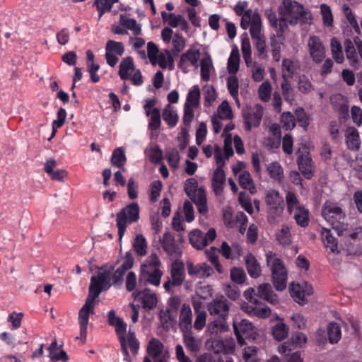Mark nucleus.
Segmentation results:
<instances>
[{"label": "nucleus", "mask_w": 362, "mask_h": 362, "mask_svg": "<svg viewBox=\"0 0 362 362\" xmlns=\"http://www.w3.org/2000/svg\"><path fill=\"white\" fill-rule=\"evenodd\" d=\"M322 216L332 226L339 236L344 235L349 224L345 222L346 212L336 203L326 202L322 208Z\"/></svg>", "instance_id": "1"}, {"label": "nucleus", "mask_w": 362, "mask_h": 362, "mask_svg": "<svg viewBox=\"0 0 362 362\" xmlns=\"http://www.w3.org/2000/svg\"><path fill=\"white\" fill-rule=\"evenodd\" d=\"M267 264H271L273 285L276 290L281 291L286 288L287 270L283 261L276 257V253L269 252L266 254Z\"/></svg>", "instance_id": "2"}, {"label": "nucleus", "mask_w": 362, "mask_h": 362, "mask_svg": "<svg viewBox=\"0 0 362 362\" xmlns=\"http://www.w3.org/2000/svg\"><path fill=\"white\" fill-rule=\"evenodd\" d=\"M140 208L137 202H132L122 208L117 214V227L118 228L119 240L121 241L127 224L137 222L139 219Z\"/></svg>", "instance_id": "3"}, {"label": "nucleus", "mask_w": 362, "mask_h": 362, "mask_svg": "<svg viewBox=\"0 0 362 362\" xmlns=\"http://www.w3.org/2000/svg\"><path fill=\"white\" fill-rule=\"evenodd\" d=\"M233 327L238 344L241 346L246 344L245 339L255 341L257 337V328L248 320L234 321Z\"/></svg>", "instance_id": "4"}, {"label": "nucleus", "mask_w": 362, "mask_h": 362, "mask_svg": "<svg viewBox=\"0 0 362 362\" xmlns=\"http://www.w3.org/2000/svg\"><path fill=\"white\" fill-rule=\"evenodd\" d=\"M232 303L223 295L216 296L207 305L210 315L218 320H227Z\"/></svg>", "instance_id": "5"}, {"label": "nucleus", "mask_w": 362, "mask_h": 362, "mask_svg": "<svg viewBox=\"0 0 362 362\" xmlns=\"http://www.w3.org/2000/svg\"><path fill=\"white\" fill-rule=\"evenodd\" d=\"M265 202L269 206L268 211L269 216L273 218L281 216L284 208V202L278 191L274 189L268 191Z\"/></svg>", "instance_id": "6"}, {"label": "nucleus", "mask_w": 362, "mask_h": 362, "mask_svg": "<svg viewBox=\"0 0 362 362\" xmlns=\"http://www.w3.org/2000/svg\"><path fill=\"white\" fill-rule=\"evenodd\" d=\"M124 52V44L121 42H116L110 40L107 42L105 45V59L107 64L114 67L118 62V56H122Z\"/></svg>", "instance_id": "7"}, {"label": "nucleus", "mask_w": 362, "mask_h": 362, "mask_svg": "<svg viewBox=\"0 0 362 362\" xmlns=\"http://www.w3.org/2000/svg\"><path fill=\"white\" fill-rule=\"evenodd\" d=\"M306 335L301 332H294L291 337L278 347L279 353H285L288 351H293L298 348H302L307 343Z\"/></svg>", "instance_id": "8"}, {"label": "nucleus", "mask_w": 362, "mask_h": 362, "mask_svg": "<svg viewBox=\"0 0 362 362\" xmlns=\"http://www.w3.org/2000/svg\"><path fill=\"white\" fill-rule=\"evenodd\" d=\"M308 48L310 57L317 63H321L325 58V47L319 37L313 35L308 40Z\"/></svg>", "instance_id": "9"}, {"label": "nucleus", "mask_w": 362, "mask_h": 362, "mask_svg": "<svg viewBox=\"0 0 362 362\" xmlns=\"http://www.w3.org/2000/svg\"><path fill=\"white\" fill-rule=\"evenodd\" d=\"M346 238L348 239L346 240L349 242L347 250L350 253L354 255L362 254V227H357L354 231L349 234L344 233Z\"/></svg>", "instance_id": "10"}, {"label": "nucleus", "mask_w": 362, "mask_h": 362, "mask_svg": "<svg viewBox=\"0 0 362 362\" xmlns=\"http://www.w3.org/2000/svg\"><path fill=\"white\" fill-rule=\"evenodd\" d=\"M200 58V51L194 47H190L187 51L181 54L180 61L177 63V67L185 74L189 70L187 69V62H189L192 66L197 67L198 61Z\"/></svg>", "instance_id": "11"}, {"label": "nucleus", "mask_w": 362, "mask_h": 362, "mask_svg": "<svg viewBox=\"0 0 362 362\" xmlns=\"http://www.w3.org/2000/svg\"><path fill=\"white\" fill-rule=\"evenodd\" d=\"M134 299L140 301L146 310H153L157 305V296L151 293L150 288H146L143 291H136L133 293Z\"/></svg>", "instance_id": "12"}, {"label": "nucleus", "mask_w": 362, "mask_h": 362, "mask_svg": "<svg viewBox=\"0 0 362 362\" xmlns=\"http://www.w3.org/2000/svg\"><path fill=\"white\" fill-rule=\"evenodd\" d=\"M95 306L84 303L78 313V323L80 325V335L82 339L86 340L87 336V325L90 314H94Z\"/></svg>", "instance_id": "13"}, {"label": "nucleus", "mask_w": 362, "mask_h": 362, "mask_svg": "<svg viewBox=\"0 0 362 362\" xmlns=\"http://www.w3.org/2000/svg\"><path fill=\"white\" fill-rule=\"evenodd\" d=\"M331 103L340 119L346 120L349 117V104L345 96L341 94L334 95L331 98Z\"/></svg>", "instance_id": "14"}, {"label": "nucleus", "mask_w": 362, "mask_h": 362, "mask_svg": "<svg viewBox=\"0 0 362 362\" xmlns=\"http://www.w3.org/2000/svg\"><path fill=\"white\" fill-rule=\"evenodd\" d=\"M298 169L303 177L307 180H310L313 177V172L311 169L313 160L309 152L305 154L301 153L297 156L296 159Z\"/></svg>", "instance_id": "15"}, {"label": "nucleus", "mask_w": 362, "mask_h": 362, "mask_svg": "<svg viewBox=\"0 0 362 362\" xmlns=\"http://www.w3.org/2000/svg\"><path fill=\"white\" fill-rule=\"evenodd\" d=\"M148 267L147 264L143 263L140 268L139 281L142 279H145L146 276L148 278L146 281L153 286H159L160 284V279L163 275V272L158 268H156L152 272L146 271Z\"/></svg>", "instance_id": "16"}, {"label": "nucleus", "mask_w": 362, "mask_h": 362, "mask_svg": "<svg viewBox=\"0 0 362 362\" xmlns=\"http://www.w3.org/2000/svg\"><path fill=\"white\" fill-rule=\"evenodd\" d=\"M160 242L168 255H181L182 252L176 244L174 236L170 232H165L160 239Z\"/></svg>", "instance_id": "17"}, {"label": "nucleus", "mask_w": 362, "mask_h": 362, "mask_svg": "<svg viewBox=\"0 0 362 362\" xmlns=\"http://www.w3.org/2000/svg\"><path fill=\"white\" fill-rule=\"evenodd\" d=\"M61 347V345L58 347L56 339L47 347V349L49 351V357L51 361L57 362L61 361L62 362H68L69 356L66 352L62 349Z\"/></svg>", "instance_id": "18"}, {"label": "nucleus", "mask_w": 362, "mask_h": 362, "mask_svg": "<svg viewBox=\"0 0 362 362\" xmlns=\"http://www.w3.org/2000/svg\"><path fill=\"white\" fill-rule=\"evenodd\" d=\"M346 143L349 149L356 151L360 148L361 140L358 131L354 127H349L345 132Z\"/></svg>", "instance_id": "19"}, {"label": "nucleus", "mask_w": 362, "mask_h": 362, "mask_svg": "<svg viewBox=\"0 0 362 362\" xmlns=\"http://www.w3.org/2000/svg\"><path fill=\"white\" fill-rule=\"evenodd\" d=\"M257 296L272 305L279 303L278 296L274 293L271 285L268 283L262 284L258 286Z\"/></svg>", "instance_id": "20"}, {"label": "nucleus", "mask_w": 362, "mask_h": 362, "mask_svg": "<svg viewBox=\"0 0 362 362\" xmlns=\"http://www.w3.org/2000/svg\"><path fill=\"white\" fill-rule=\"evenodd\" d=\"M192 314L190 307L183 304L180 315V329L182 332L192 331Z\"/></svg>", "instance_id": "21"}, {"label": "nucleus", "mask_w": 362, "mask_h": 362, "mask_svg": "<svg viewBox=\"0 0 362 362\" xmlns=\"http://www.w3.org/2000/svg\"><path fill=\"white\" fill-rule=\"evenodd\" d=\"M245 262L249 275L254 279L261 275V266L256 257L252 253H247L245 257Z\"/></svg>", "instance_id": "22"}, {"label": "nucleus", "mask_w": 362, "mask_h": 362, "mask_svg": "<svg viewBox=\"0 0 362 362\" xmlns=\"http://www.w3.org/2000/svg\"><path fill=\"white\" fill-rule=\"evenodd\" d=\"M56 166V160L53 158H49L45 163V171L50 176L52 180L63 181L64 179L67 176V172L63 169L54 170V168Z\"/></svg>", "instance_id": "23"}, {"label": "nucleus", "mask_w": 362, "mask_h": 362, "mask_svg": "<svg viewBox=\"0 0 362 362\" xmlns=\"http://www.w3.org/2000/svg\"><path fill=\"white\" fill-rule=\"evenodd\" d=\"M172 284L174 286L182 285L185 279L184 264L182 262L175 260L171 268Z\"/></svg>", "instance_id": "24"}, {"label": "nucleus", "mask_w": 362, "mask_h": 362, "mask_svg": "<svg viewBox=\"0 0 362 362\" xmlns=\"http://www.w3.org/2000/svg\"><path fill=\"white\" fill-rule=\"evenodd\" d=\"M344 49L346 54V58L350 62V65L354 69H359L360 62L358 60V54L352 41L347 38L344 42Z\"/></svg>", "instance_id": "25"}, {"label": "nucleus", "mask_w": 362, "mask_h": 362, "mask_svg": "<svg viewBox=\"0 0 362 362\" xmlns=\"http://www.w3.org/2000/svg\"><path fill=\"white\" fill-rule=\"evenodd\" d=\"M321 238L326 247L329 248L332 252L339 253L337 239L333 236L329 229L322 228Z\"/></svg>", "instance_id": "26"}, {"label": "nucleus", "mask_w": 362, "mask_h": 362, "mask_svg": "<svg viewBox=\"0 0 362 362\" xmlns=\"http://www.w3.org/2000/svg\"><path fill=\"white\" fill-rule=\"evenodd\" d=\"M189 241L192 246L197 250H202L206 246V240L204 233L199 229H194L189 233Z\"/></svg>", "instance_id": "27"}, {"label": "nucleus", "mask_w": 362, "mask_h": 362, "mask_svg": "<svg viewBox=\"0 0 362 362\" xmlns=\"http://www.w3.org/2000/svg\"><path fill=\"white\" fill-rule=\"evenodd\" d=\"M240 56L238 48L235 46L230 52L228 59L227 69L230 74L235 75L239 70Z\"/></svg>", "instance_id": "28"}, {"label": "nucleus", "mask_w": 362, "mask_h": 362, "mask_svg": "<svg viewBox=\"0 0 362 362\" xmlns=\"http://www.w3.org/2000/svg\"><path fill=\"white\" fill-rule=\"evenodd\" d=\"M238 182L240 186L243 189L248 190L250 194H254L257 192L256 187L254 184L251 175L248 171L244 170L240 174L238 177Z\"/></svg>", "instance_id": "29"}, {"label": "nucleus", "mask_w": 362, "mask_h": 362, "mask_svg": "<svg viewBox=\"0 0 362 362\" xmlns=\"http://www.w3.org/2000/svg\"><path fill=\"white\" fill-rule=\"evenodd\" d=\"M134 70V64L132 57H127L122 59L119 64V76L122 80H127L129 78L130 72Z\"/></svg>", "instance_id": "30"}, {"label": "nucleus", "mask_w": 362, "mask_h": 362, "mask_svg": "<svg viewBox=\"0 0 362 362\" xmlns=\"http://www.w3.org/2000/svg\"><path fill=\"white\" fill-rule=\"evenodd\" d=\"M126 161L127 157L124 148L122 147H118L115 148L112 152V155L110 159L112 165L117 167L122 171H124V165Z\"/></svg>", "instance_id": "31"}, {"label": "nucleus", "mask_w": 362, "mask_h": 362, "mask_svg": "<svg viewBox=\"0 0 362 362\" xmlns=\"http://www.w3.org/2000/svg\"><path fill=\"white\" fill-rule=\"evenodd\" d=\"M192 201L197 205L199 214H205L208 211L207 199L205 189L203 187L198 189L197 197L192 199Z\"/></svg>", "instance_id": "32"}, {"label": "nucleus", "mask_w": 362, "mask_h": 362, "mask_svg": "<svg viewBox=\"0 0 362 362\" xmlns=\"http://www.w3.org/2000/svg\"><path fill=\"white\" fill-rule=\"evenodd\" d=\"M327 334L330 344H337L341 337V327L338 323L331 322L327 325Z\"/></svg>", "instance_id": "33"}, {"label": "nucleus", "mask_w": 362, "mask_h": 362, "mask_svg": "<svg viewBox=\"0 0 362 362\" xmlns=\"http://www.w3.org/2000/svg\"><path fill=\"white\" fill-rule=\"evenodd\" d=\"M289 292L293 300L299 304H305L307 300L305 296V291L299 284L292 282L289 286Z\"/></svg>", "instance_id": "34"}, {"label": "nucleus", "mask_w": 362, "mask_h": 362, "mask_svg": "<svg viewBox=\"0 0 362 362\" xmlns=\"http://www.w3.org/2000/svg\"><path fill=\"white\" fill-rule=\"evenodd\" d=\"M95 278L90 279V283L88 288V295L86 300V303L95 306V299L100 296L101 288H99L98 284L95 282Z\"/></svg>", "instance_id": "35"}, {"label": "nucleus", "mask_w": 362, "mask_h": 362, "mask_svg": "<svg viewBox=\"0 0 362 362\" xmlns=\"http://www.w3.org/2000/svg\"><path fill=\"white\" fill-rule=\"evenodd\" d=\"M296 223L300 227L305 228L310 222L309 211L303 206H298L294 214Z\"/></svg>", "instance_id": "36"}, {"label": "nucleus", "mask_w": 362, "mask_h": 362, "mask_svg": "<svg viewBox=\"0 0 362 362\" xmlns=\"http://www.w3.org/2000/svg\"><path fill=\"white\" fill-rule=\"evenodd\" d=\"M332 54L337 64H341L344 60V54L341 42L337 37H332L330 42Z\"/></svg>", "instance_id": "37"}, {"label": "nucleus", "mask_w": 362, "mask_h": 362, "mask_svg": "<svg viewBox=\"0 0 362 362\" xmlns=\"http://www.w3.org/2000/svg\"><path fill=\"white\" fill-rule=\"evenodd\" d=\"M289 328L284 322H279L272 327V335L274 339L281 341L285 339L288 334Z\"/></svg>", "instance_id": "38"}, {"label": "nucleus", "mask_w": 362, "mask_h": 362, "mask_svg": "<svg viewBox=\"0 0 362 362\" xmlns=\"http://www.w3.org/2000/svg\"><path fill=\"white\" fill-rule=\"evenodd\" d=\"M163 118L169 127L173 128L176 126L179 117L177 114L173 111L171 105L168 104L163 109Z\"/></svg>", "instance_id": "39"}, {"label": "nucleus", "mask_w": 362, "mask_h": 362, "mask_svg": "<svg viewBox=\"0 0 362 362\" xmlns=\"http://www.w3.org/2000/svg\"><path fill=\"white\" fill-rule=\"evenodd\" d=\"M198 182L195 178H188L185 182L184 190L185 194L192 199L197 197L198 194Z\"/></svg>", "instance_id": "40"}, {"label": "nucleus", "mask_w": 362, "mask_h": 362, "mask_svg": "<svg viewBox=\"0 0 362 362\" xmlns=\"http://www.w3.org/2000/svg\"><path fill=\"white\" fill-rule=\"evenodd\" d=\"M163 344L159 339L152 338L147 346V352L153 357H158L163 353Z\"/></svg>", "instance_id": "41"}, {"label": "nucleus", "mask_w": 362, "mask_h": 362, "mask_svg": "<svg viewBox=\"0 0 362 362\" xmlns=\"http://www.w3.org/2000/svg\"><path fill=\"white\" fill-rule=\"evenodd\" d=\"M200 104V89L197 85L192 87V89L189 91L187 95V99L185 105H191L194 107H199Z\"/></svg>", "instance_id": "42"}, {"label": "nucleus", "mask_w": 362, "mask_h": 362, "mask_svg": "<svg viewBox=\"0 0 362 362\" xmlns=\"http://www.w3.org/2000/svg\"><path fill=\"white\" fill-rule=\"evenodd\" d=\"M133 248L138 256L143 257L146 255L147 243L143 235H137L133 243Z\"/></svg>", "instance_id": "43"}, {"label": "nucleus", "mask_w": 362, "mask_h": 362, "mask_svg": "<svg viewBox=\"0 0 362 362\" xmlns=\"http://www.w3.org/2000/svg\"><path fill=\"white\" fill-rule=\"evenodd\" d=\"M171 52L174 57H178L186 45V40L180 33H175L172 40Z\"/></svg>", "instance_id": "44"}, {"label": "nucleus", "mask_w": 362, "mask_h": 362, "mask_svg": "<svg viewBox=\"0 0 362 362\" xmlns=\"http://www.w3.org/2000/svg\"><path fill=\"white\" fill-rule=\"evenodd\" d=\"M119 262V259H117L115 264L109 265L108 264H104L99 269L104 270L103 272H100L97 276H93L91 278H95L96 281H104L105 279H111V274L115 269V265Z\"/></svg>", "instance_id": "45"}, {"label": "nucleus", "mask_w": 362, "mask_h": 362, "mask_svg": "<svg viewBox=\"0 0 362 362\" xmlns=\"http://www.w3.org/2000/svg\"><path fill=\"white\" fill-rule=\"evenodd\" d=\"M284 45V42L282 40H279L276 39V36H271L270 37V46L272 48V55L273 59L276 62H279L281 59V46Z\"/></svg>", "instance_id": "46"}, {"label": "nucleus", "mask_w": 362, "mask_h": 362, "mask_svg": "<svg viewBox=\"0 0 362 362\" xmlns=\"http://www.w3.org/2000/svg\"><path fill=\"white\" fill-rule=\"evenodd\" d=\"M148 129L156 131L160 129L161 124L160 112L158 107H154L150 115Z\"/></svg>", "instance_id": "47"}, {"label": "nucleus", "mask_w": 362, "mask_h": 362, "mask_svg": "<svg viewBox=\"0 0 362 362\" xmlns=\"http://www.w3.org/2000/svg\"><path fill=\"white\" fill-rule=\"evenodd\" d=\"M220 119H231L233 117L232 109L227 100L223 101L217 109Z\"/></svg>", "instance_id": "48"}, {"label": "nucleus", "mask_w": 362, "mask_h": 362, "mask_svg": "<svg viewBox=\"0 0 362 362\" xmlns=\"http://www.w3.org/2000/svg\"><path fill=\"white\" fill-rule=\"evenodd\" d=\"M227 88L231 96L239 103L238 100V79L236 76H230L227 79Z\"/></svg>", "instance_id": "49"}, {"label": "nucleus", "mask_w": 362, "mask_h": 362, "mask_svg": "<svg viewBox=\"0 0 362 362\" xmlns=\"http://www.w3.org/2000/svg\"><path fill=\"white\" fill-rule=\"evenodd\" d=\"M182 334L183 341L186 348L191 352H197L199 350V346L192 335V332H182Z\"/></svg>", "instance_id": "50"}, {"label": "nucleus", "mask_w": 362, "mask_h": 362, "mask_svg": "<svg viewBox=\"0 0 362 362\" xmlns=\"http://www.w3.org/2000/svg\"><path fill=\"white\" fill-rule=\"evenodd\" d=\"M284 81L281 83L282 94L285 100L291 103L295 100L293 90L285 75L283 76Z\"/></svg>", "instance_id": "51"}, {"label": "nucleus", "mask_w": 362, "mask_h": 362, "mask_svg": "<svg viewBox=\"0 0 362 362\" xmlns=\"http://www.w3.org/2000/svg\"><path fill=\"white\" fill-rule=\"evenodd\" d=\"M201 78L204 81H208L210 79V68L212 66V60L210 56L201 60Z\"/></svg>", "instance_id": "52"}, {"label": "nucleus", "mask_w": 362, "mask_h": 362, "mask_svg": "<svg viewBox=\"0 0 362 362\" xmlns=\"http://www.w3.org/2000/svg\"><path fill=\"white\" fill-rule=\"evenodd\" d=\"M217 97L216 92L213 86H206L204 88V105L209 107L212 105Z\"/></svg>", "instance_id": "53"}, {"label": "nucleus", "mask_w": 362, "mask_h": 362, "mask_svg": "<svg viewBox=\"0 0 362 362\" xmlns=\"http://www.w3.org/2000/svg\"><path fill=\"white\" fill-rule=\"evenodd\" d=\"M276 240L280 245H289L291 241L290 229L287 226H283L281 230L276 234Z\"/></svg>", "instance_id": "54"}, {"label": "nucleus", "mask_w": 362, "mask_h": 362, "mask_svg": "<svg viewBox=\"0 0 362 362\" xmlns=\"http://www.w3.org/2000/svg\"><path fill=\"white\" fill-rule=\"evenodd\" d=\"M230 279L233 282L242 284L246 279L245 272L243 269L234 267L230 269Z\"/></svg>", "instance_id": "55"}, {"label": "nucleus", "mask_w": 362, "mask_h": 362, "mask_svg": "<svg viewBox=\"0 0 362 362\" xmlns=\"http://www.w3.org/2000/svg\"><path fill=\"white\" fill-rule=\"evenodd\" d=\"M272 86L269 81H264L259 86L258 94L262 101L268 102L270 100Z\"/></svg>", "instance_id": "56"}, {"label": "nucleus", "mask_w": 362, "mask_h": 362, "mask_svg": "<svg viewBox=\"0 0 362 362\" xmlns=\"http://www.w3.org/2000/svg\"><path fill=\"white\" fill-rule=\"evenodd\" d=\"M93 6H95L98 11L99 18H100L105 13L110 11L112 8L110 0H95Z\"/></svg>", "instance_id": "57"}, {"label": "nucleus", "mask_w": 362, "mask_h": 362, "mask_svg": "<svg viewBox=\"0 0 362 362\" xmlns=\"http://www.w3.org/2000/svg\"><path fill=\"white\" fill-rule=\"evenodd\" d=\"M151 194H150V201L152 203H155L157 202L158 197L160 196V193L162 190L163 183L160 180H155L153 181L151 185Z\"/></svg>", "instance_id": "58"}, {"label": "nucleus", "mask_w": 362, "mask_h": 362, "mask_svg": "<svg viewBox=\"0 0 362 362\" xmlns=\"http://www.w3.org/2000/svg\"><path fill=\"white\" fill-rule=\"evenodd\" d=\"M181 304L180 298L178 296H173L170 297L168 300V306L169 308L167 309V313H168V317L169 320H173L174 317L170 314V312L176 313L178 310L180 305Z\"/></svg>", "instance_id": "59"}, {"label": "nucleus", "mask_w": 362, "mask_h": 362, "mask_svg": "<svg viewBox=\"0 0 362 362\" xmlns=\"http://www.w3.org/2000/svg\"><path fill=\"white\" fill-rule=\"evenodd\" d=\"M314 89L313 85L305 75H302L298 79V90L303 94H307Z\"/></svg>", "instance_id": "60"}, {"label": "nucleus", "mask_w": 362, "mask_h": 362, "mask_svg": "<svg viewBox=\"0 0 362 362\" xmlns=\"http://www.w3.org/2000/svg\"><path fill=\"white\" fill-rule=\"evenodd\" d=\"M267 170L270 177L274 179H281L284 173L283 168L278 162H272L270 163Z\"/></svg>", "instance_id": "61"}, {"label": "nucleus", "mask_w": 362, "mask_h": 362, "mask_svg": "<svg viewBox=\"0 0 362 362\" xmlns=\"http://www.w3.org/2000/svg\"><path fill=\"white\" fill-rule=\"evenodd\" d=\"M148 158L152 163H159L162 161L163 158V151L158 145L156 144L151 148Z\"/></svg>", "instance_id": "62"}, {"label": "nucleus", "mask_w": 362, "mask_h": 362, "mask_svg": "<svg viewBox=\"0 0 362 362\" xmlns=\"http://www.w3.org/2000/svg\"><path fill=\"white\" fill-rule=\"evenodd\" d=\"M281 122L286 129H292L296 127V119L290 112H285L281 115Z\"/></svg>", "instance_id": "63"}, {"label": "nucleus", "mask_w": 362, "mask_h": 362, "mask_svg": "<svg viewBox=\"0 0 362 362\" xmlns=\"http://www.w3.org/2000/svg\"><path fill=\"white\" fill-rule=\"evenodd\" d=\"M288 351L285 353H280L284 358V362H303L300 351Z\"/></svg>", "instance_id": "64"}]
</instances>
